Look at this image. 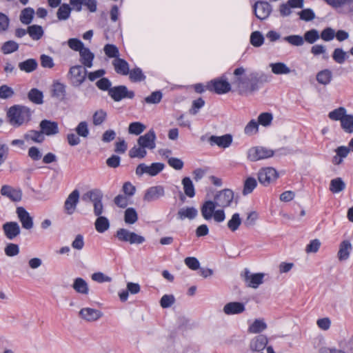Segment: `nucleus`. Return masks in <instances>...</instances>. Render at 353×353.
I'll return each instance as SVG.
<instances>
[{"label":"nucleus","mask_w":353,"mask_h":353,"mask_svg":"<svg viewBox=\"0 0 353 353\" xmlns=\"http://www.w3.org/2000/svg\"><path fill=\"white\" fill-rule=\"evenodd\" d=\"M232 84L239 94L248 95L257 91L263 83L270 81V76L263 72H245L243 67H239L234 71Z\"/></svg>","instance_id":"f257e3e1"},{"label":"nucleus","mask_w":353,"mask_h":353,"mask_svg":"<svg viewBox=\"0 0 353 353\" xmlns=\"http://www.w3.org/2000/svg\"><path fill=\"white\" fill-rule=\"evenodd\" d=\"M7 117L12 125L19 127L30 120L31 112L26 106L14 105L9 108Z\"/></svg>","instance_id":"f03ea898"},{"label":"nucleus","mask_w":353,"mask_h":353,"mask_svg":"<svg viewBox=\"0 0 353 353\" xmlns=\"http://www.w3.org/2000/svg\"><path fill=\"white\" fill-rule=\"evenodd\" d=\"M103 193L99 189H93L88 191L82 196L83 201H90L93 203L94 214L97 216H101L103 212Z\"/></svg>","instance_id":"7ed1b4c3"},{"label":"nucleus","mask_w":353,"mask_h":353,"mask_svg":"<svg viewBox=\"0 0 353 353\" xmlns=\"http://www.w3.org/2000/svg\"><path fill=\"white\" fill-rule=\"evenodd\" d=\"M87 73L86 68L76 65L70 68L67 77L73 87L78 88L85 82Z\"/></svg>","instance_id":"20e7f679"},{"label":"nucleus","mask_w":353,"mask_h":353,"mask_svg":"<svg viewBox=\"0 0 353 353\" xmlns=\"http://www.w3.org/2000/svg\"><path fill=\"white\" fill-rule=\"evenodd\" d=\"M274 152L272 150L262 146L250 148L247 152L248 159L251 161H257L272 157Z\"/></svg>","instance_id":"39448f33"},{"label":"nucleus","mask_w":353,"mask_h":353,"mask_svg":"<svg viewBox=\"0 0 353 353\" xmlns=\"http://www.w3.org/2000/svg\"><path fill=\"white\" fill-rule=\"evenodd\" d=\"M252 8L255 17L261 21L267 19L272 12V6L265 1H257Z\"/></svg>","instance_id":"423d86ee"},{"label":"nucleus","mask_w":353,"mask_h":353,"mask_svg":"<svg viewBox=\"0 0 353 353\" xmlns=\"http://www.w3.org/2000/svg\"><path fill=\"white\" fill-rule=\"evenodd\" d=\"M114 101H120L123 99H133L135 94L132 90H128L125 85L114 86L109 90L108 94Z\"/></svg>","instance_id":"0eeeda50"},{"label":"nucleus","mask_w":353,"mask_h":353,"mask_svg":"<svg viewBox=\"0 0 353 353\" xmlns=\"http://www.w3.org/2000/svg\"><path fill=\"white\" fill-rule=\"evenodd\" d=\"M207 89L218 94H223L231 90V85L226 79H214L208 83Z\"/></svg>","instance_id":"6e6552de"},{"label":"nucleus","mask_w":353,"mask_h":353,"mask_svg":"<svg viewBox=\"0 0 353 353\" xmlns=\"http://www.w3.org/2000/svg\"><path fill=\"white\" fill-rule=\"evenodd\" d=\"M279 176L277 171L271 167L261 168L258 173V180L264 186L275 181Z\"/></svg>","instance_id":"1a4fd4ad"},{"label":"nucleus","mask_w":353,"mask_h":353,"mask_svg":"<svg viewBox=\"0 0 353 353\" xmlns=\"http://www.w3.org/2000/svg\"><path fill=\"white\" fill-rule=\"evenodd\" d=\"M233 199L234 192L230 189H225L215 195L214 201L218 207L224 208L230 205Z\"/></svg>","instance_id":"9d476101"},{"label":"nucleus","mask_w":353,"mask_h":353,"mask_svg":"<svg viewBox=\"0 0 353 353\" xmlns=\"http://www.w3.org/2000/svg\"><path fill=\"white\" fill-rule=\"evenodd\" d=\"M4 236L10 241L16 239L21 233V228L17 222L8 221L2 225Z\"/></svg>","instance_id":"9b49d317"},{"label":"nucleus","mask_w":353,"mask_h":353,"mask_svg":"<svg viewBox=\"0 0 353 353\" xmlns=\"http://www.w3.org/2000/svg\"><path fill=\"white\" fill-rule=\"evenodd\" d=\"M156 139L157 137L154 130L153 129H150L145 134L139 137L137 143L142 148L153 150L156 147Z\"/></svg>","instance_id":"f8f14e48"},{"label":"nucleus","mask_w":353,"mask_h":353,"mask_svg":"<svg viewBox=\"0 0 353 353\" xmlns=\"http://www.w3.org/2000/svg\"><path fill=\"white\" fill-rule=\"evenodd\" d=\"M263 273L252 274L248 269H245L244 281L246 285L252 288H257L263 282Z\"/></svg>","instance_id":"ddd939ff"},{"label":"nucleus","mask_w":353,"mask_h":353,"mask_svg":"<svg viewBox=\"0 0 353 353\" xmlns=\"http://www.w3.org/2000/svg\"><path fill=\"white\" fill-rule=\"evenodd\" d=\"M16 213L23 228L29 230L33 228V219L23 207L17 208Z\"/></svg>","instance_id":"4468645a"},{"label":"nucleus","mask_w":353,"mask_h":353,"mask_svg":"<svg viewBox=\"0 0 353 353\" xmlns=\"http://www.w3.org/2000/svg\"><path fill=\"white\" fill-rule=\"evenodd\" d=\"M165 190L162 185H155L149 188L143 196V199L148 202L157 201L164 196Z\"/></svg>","instance_id":"2eb2a0df"},{"label":"nucleus","mask_w":353,"mask_h":353,"mask_svg":"<svg viewBox=\"0 0 353 353\" xmlns=\"http://www.w3.org/2000/svg\"><path fill=\"white\" fill-rule=\"evenodd\" d=\"M79 192L78 190H74L68 196L64 203V209L68 214L74 213L76 207L79 203Z\"/></svg>","instance_id":"dca6fc26"},{"label":"nucleus","mask_w":353,"mask_h":353,"mask_svg":"<svg viewBox=\"0 0 353 353\" xmlns=\"http://www.w3.org/2000/svg\"><path fill=\"white\" fill-rule=\"evenodd\" d=\"M51 97L60 101L66 97V85L59 81H54L51 86Z\"/></svg>","instance_id":"f3484780"},{"label":"nucleus","mask_w":353,"mask_h":353,"mask_svg":"<svg viewBox=\"0 0 353 353\" xmlns=\"http://www.w3.org/2000/svg\"><path fill=\"white\" fill-rule=\"evenodd\" d=\"M39 128L43 135L53 136L59 133V125L56 121L43 119L40 122Z\"/></svg>","instance_id":"a211bd4d"},{"label":"nucleus","mask_w":353,"mask_h":353,"mask_svg":"<svg viewBox=\"0 0 353 353\" xmlns=\"http://www.w3.org/2000/svg\"><path fill=\"white\" fill-rule=\"evenodd\" d=\"M79 315L85 321L92 322L99 319L103 316V313L99 310L90 307H85L79 311Z\"/></svg>","instance_id":"6ab92c4d"},{"label":"nucleus","mask_w":353,"mask_h":353,"mask_svg":"<svg viewBox=\"0 0 353 353\" xmlns=\"http://www.w3.org/2000/svg\"><path fill=\"white\" fill-rule=\"evenodd\" d=\"M1 194L15 202L20 201L22 198V192L20 189H15L8 185L1 187Z\"/></svg>","instance_id":"aec40b11"},{"label":"nucleus","mask_w":353,"mask_h":353,"mask_svg":"<svg viewBox=\"0 0 353 353\" xmlns=\"http://www.w3.org/2000/svg\"><path fill=\"white\" fill-rule=\"evenodd\" d=\"M208 141L211 145H216L219 147L225 148L231 145L232 137L230 134H226L221 137L212 135L208 139Z\"/></svg>","instance_id":"412c9836"},{"label":"nucleus","mask_w":353,"mask_h":353,"mask_svg":"<svg viewBox=\"0 0 353 353\" xmlns=\"http://www.w3.org/2000/svg\"><path fill=\"white\" fill-rule=\"evenodd\" d=\"M268 342V338L265 335L260 334L250 341L249 347L252 352H260L265 348Z\"/></svg>","instance_id":"4be33fe9"},{"label":"nucleus","mask_w":353,"mask_h":353,"mask_svg":"<svg viewBox=\"0 0 353 353\" xmlns=\"http://www.w3.org/2000/svg\"><path fill=\"white\" fill-rule=\"evenodd\" d=\"M80 62L84 68H90L93 65V60L94 54L88 48L84 47L79 52Z\"/></svg>","instance_id":"5701e85b"},{"label":"nucleus","mask_w":353,"mask_h":353,"mask_svg":"<svg viewBox=\"0 0 353 353\" xmlns=\"http://www.w3.org/2000/svg\"><path fill=\"white\" fill-rule=\"evenodd\" d=\"M245 305L241 302H230L223 307V312L227 315L239 314L245 311Z\"/></svg>","instance_id":"b1692460"},{"label":"nucleus","mask_w":353,"mask_h":353,"mask_svg":"<svg viewBox=\"0 0 353 353\" xmlns=\"http://www.w3.org/2000/svg\"><path fill=\"white\" fill-rule=\"evenodd\" d=\"M216 207H218L215 201H206L201 207V213L204 219L209 221L212 218Z\"/></svg>","instance_id":"393cba45"},{"label":"nucleus","mask_w":353,"mask_h":353,"mask_svg":"<svg viewBox=\"0 0 353 353\" xmlns=\"http://www.w3.org/2000/svg\"><path fill=\"white\" fill-rule=\"evenodd\" d=\"M352 246L349 240L343 241L339 245V250L337 253V257L340 261H346L350 257Z\"/></svg>","instance_id":"a878e982"},{"label":"nucleus","mask_w":353,"mask_h":353,"mask_svg":"<svg viewBox=\"0 0 353 353\" xmlns=\"http://www.w3.org/2000/svg\"><path fill=\"white\" fill-rule=\"evenodd\" d=\"M112 65L117 73L121 75H128L129 73L128 63L121 58L114 59L112 61Z\"/></svg>","instance_id":"bb28decb"},{"label":"nucleus","mask_w":353,"mask_h":353,"mask_svg":"<svg viewBox=\"0 0 353 353\" xmlns=\"http://www.w3.org/2000/svg\"><path fill=\"white\" fill-rule=\"evenodd\" d=\"M72 288L77 293L81 294L86 295L89 292V288L87 282L80 277L76 278L74 280Z\"/></svg>","instance_id":"cd10ccee"},{"label":"nucleus","mask_w":353,"mask_h":353,"mask_svg":"<svg viewBox=\"0 0 353 353\" xmlns=\"http://www.w3.org/2000/svg\"><path fill=\"white\" fill-rule=\"evenodd\" d=\"M198 214L197 210L194 207H187L181 208L177 213L178 218L181 220L185 219H193Z\"/></svg>","instance_id":"c85d7f7f"},{"label":"nucleus","mask_w":353,"mask_h":353,"mask_svg":"<svg viewBox=\"0 0 353 353\" xmlns=\"http://www.w3.org/2000/svg\"><path fill=\"white\" fill-rule=\"evenodd\" d=\"M316 78L319 83L327 85L330 83L332 79V72L329 69H324L316 74Z\"/></svg>","instance_id":"c756f323"},{"label":"nucleus","mask_w":353,"mask_h":353,"mask_svg":"<svg viewBox=\"0 0 353 353\" xmlns=\"http://www.w3.org/2000/svg\"><path fill=\"white\" fill-rule=\"evenodd\" d=\"M272 72L274 74H288L290 73L291 70L287 65L283 62L272 63L270 64Z\"/></svg>","instance_id":"7c9ffc66"},{"label":"nucleus","mask_w":353,"mask_h":353,"mask_svg":"<svg viewBox=\"0 0 353 353\" xmlns=\"http://www.w3.org/2000/svg\"><path fill=\"white\" fill-rule=\"evenodd\" d=\"M28 98L34 104L41 105L43 103V94L37 88H32L28 94Z\"/></svg>","instance_id":"2f4dec72"},{"label":"nucleus","mask_w":353,"mask_h":353,"mask_svg":"<svg viewBox=\"0 0 353 353\" xmlns=\"http://www.w3.org/2000/svg\"><path fill=\"white\" fill-rule=\"evenodd\" d=\"M38 66L37 61L34 59H28L19 63V68L21 71L30 73L37 69Z\"/></svg>","instance_id":"473e14b6"},{"label":"nucleus","mask_w":353,"mask_h":353,"mask_svg":"<svg viewBox=\"0 0 353 353\" xmlns=\"http://www.w3.org/2000/svg\"><path fill=\"white\" fill-rule=\"evenodd\" d=\"M24 138L26 141L31 140L35 143H42L44 139V135L41 130H29L24 134Z\"/></svg>","instance_id":"72a5a7b5"},{"label":"nucleus","mask_w":353,"mask_h":353,"mask_svg":"<svg viewBox=\"0 0 353 353\" xmlns=\"http://www.w3.org/2000/svg\"><path fill=\"white\" fill-rule=\"evenodd\" d=\"M28 34L35 41L39 40L44 34L43 28L39 25H32L28 27Z\"/></svg>","instance_id":"f704fd0d"},{"label":"nucleus","mask_w":353,"mask_h":353,"mask_svg":"<svg viewBox=\"0 0 353 353\" xmlns=\"http://www.w3.org/2000/svg\"><path fill=\"white\" fill-rule=\"evenodd\" d=\"M182 185L185 195L190 198H192L195 195V190L193 183L190 177L185 176L182 179Z\"/></svg>","instance_id":"c9c22d12"},{"label":"nucleus","mask_w":353,"mask_h":353,"mask_svg":"<svg viewBox=\"0 0 353 353\" xmlns=\"http://www.w3.org/2000/svg\"><path fill=\"white\" fill-rule=\"evenodd\" d=\"M95 229L99 233H103L110 228L109 220L103 216H99L94 223Z\"/></svg>","instance_id":"e433bc0d"},{"label":"nucleus","mask_w":353,"mask_h":353,"mask_svg":"<svg viewBox=\"0 0 353 353\" xmlns=\"http://www.w3.org/2000/svg\"><path fill=\"white\" fill-rule=\"evenodd\" d=\"M267 328V325L262 319H255L254 321L249 326L248 332L250 333L257 334L263 332Z\"/></svg>","instance_id":"4c0bfd02"},{"label":"nucleus","mask_w":353,"mask_h":353,"mask_svg":"<svg viewBox=\"0 0 353 353\" xmlns=\"http://www.w3.org/2000/svg\"><path fill=\"white\" fill-rule=\"evenodd\" d=\"M341 126L342 129L347 133L353 132V115L345 114L341 121Z\"/></svg>","instance_id":"58836bf2"},{"label":"nucleus","mask_w":353,"mask_h":353,"mask_svg":"<svg viewBox=\"0 0 353 353\" xmlns=\"http://www.w3.org/2000/svg\"><path fill=\"white\" fill-rule=\"evenodd\" d=\"M345 188V184L341 178L338 177L331 180L330 190L332 193H339Z\"/></svg>","instance_id":"ea45409f"},{"label":"nucleus","mask_w":353,"mask_h":353,"mask_svg":"<svg viewBox=\"0 0 353 353\" xmlns=\"http://www.w3.org/2000/svg\"><path fill=\"white\" fill-rule=\"evenodd\" d=\"M34 14V10L32 8H24L20 15V21L22 23L28 25L30 24L33 19Z\"/></svg>","instance_id":"a19ab883"},{"label":"nucleus","mask_w":353,"mask_h":353,"mask_svg":"<svg viewBox=\"0 0 353 353\" xmlns=\"http://www.w3.org/2000/svg\"><path fill=\"white\" fill-rule=\"evenodd\" d=\"M129 78L132 82H140L145 79V76L140 68L129 70Z\"/></svg>","instance_id":"79ce46f5"},{"label":"nucleus","mask_w":353,"mask_h":353,"mask_svg":"<svg viewBox=\"0 0 353 353\" xmlns=\"http://www.w3.org/2000/svg\"><path fill=\"white\" fill-rule=\"evenodd\" d=\"M241 219L239 213H234L228 221L227 226L232 232L236 231L241 224Z\"/></svg>","instance_id":"37998d69"},{"label":"nucleus","mask_w":353,"mask_h":353,"mask_svg":"<svg viewBox=\"0 0 353 353\" xmlns=\"http://www.w3.org/2000/svg\"><path fill=\"white\" fill-rule=\"evenodd\" d=\"M138 220V214L133 208H128L124 214V221L127 224H134Z\"/></svg>","instance_id":"c03bdc74"},{"label":"nucleus","mask_w":353,"mask_h":353,"mask_svg":"<svg viewBox=\"0 0 353 353\" xmlns=\"http://www.w3.org/2000/svg\"><path fill=\"white\" fill-rule=\"evenodd\" d=\"M257 185L256 180L252 176L246 179L244 181L243 194L247 195L250 194Z\"/></svg>","instance_id":"a18cd8bd"},{"label":"nucleus","mask_w":353,"mask_h":353,"mask_svg":"<svg viewBox=\"0 0 353 353\" xmlns=\"http://www.w3.org/2000/svg\"><path fill=\"white\" fill-rule=\"evenodd\" d=\"M283 40L293 46H301L304 43L303 37L297 34L284 37Z\"/></svg>","instance_id":"49530a36"},{"label":"nucleus","mask_w":353,"mask_h":353,"mask_svg":"<svg viewBox=\"0 0 353 353\" xmlns=\"http://www.w3.org/2000/svg\"><path fill=\"white\" fill-rule=\"evenodd\" d=\"M348 58L347 52H345L342 48L334 49L332 54V59L335 62L339 64H343L345 60Z\"/></svg>","instance_id":"de8ad7c7"},{"label":"nucleus","mask_w":353,"mask_h":353,"mask_svg":"<svg viewBox=\"0 0 353 353\" xmlns=\"http://www.w3.org/2000/svg\"><path fill=\"white\" fill-rule=\"evenodd\" d=\"M329 6L334 8L347 6L348 10L353 12V0H331Z\"/></svg>","instance_id":"09e8293b"},{"label":"nucleus","mask_w":353,"mask_h":353,"mask_svg":"<svg viewBox=\"0 0 353 353\" xmlns=\"http://www.w3.org/2000/svg\"><path fill=\"white\" fill-rule=\"evenodd\" d=\"M346 109L343 107H339L331 111L328 114V117L333 121H341L346 114Z\"/></svg>","instance_id":"8fccbe9b"},{"label":"nucleus","mask_w":353,"mask_h":353,"mask_svg":"<svg viewBox=\"0 0 353 353\" xmlns=\"http://www.w3.org/2000/svg\"><path fill=\"white\" fill-rule=\"evenodd\" d=\"M303 40L310 44L315 43L320 37L319 32L316 29L306 31L304 34Z\"/></svg>","instance_id":"3c124183"},{"label":"nucleus","mask_w":353,"mask_h":353,"mask_svg":"<svg viewBox=\"0 0 353 353\" xmlns=\"http://www.w3.org/2000/svg\"><path fill=\"white\" fill-rule=\"evenodd\" d=\"M71 8L66 3L62 4L58 9L57 15L59 20H66L70 17Z\"/></svg>","instance_id":"603ef678"},{"label":"nucleus","mask_w":353,"mask_h":353,"mask_svg":"<svg viewBox=\"0 0 353 353\" xmlns=\"http://www.w3.org/2000/svg\"><path fill=\"white\" fill-rule=\"evenodd\" d=\"M128 154L130 158L143 159L146 156L147 152L145 148L135 145L129 150Z\"/></svg>","instance_id":"864d4df0"},{"label":"nucleus","mask_w":353,"mask_h":353,"mask_svg":"<svg viewBox=\"0 0 353 353\" xmlns=\"http://www.w3.org/2000/svg\"><path fill=\"white\" fill-rule=\"evenodd\" d=\"M264 43V37L259 31H254L250 35V43L254 47H260Z\"/></svg>","instance_id":"5fc2aeb1"},{"label":"nucleus","mask_w":353,"mask_h":353,"mask_svg":"<svg viewBox=\"0 0 353 353\" xmlns=\"http://www.w3.org/2000/svg\"><path fill=\"white\" fill-rule=\"evenodd\" d=\"M107 113L103 110H97L92 117V122L94 125H101L106 119Z\"/></svg>","instance_id":"6e6d98bb"},{"label":"nucleus","mask_w":353,"mask_h":353,"mask_svg":"<svg viewBox=\"0 0 353 353\" xmlns=\"http://www.w3.org/2000/svg\"><path fill=\"white\" fill-rule=\"evenodd\" d=\"M145 129V125L140 122H132L129 125L128 132L131 134L139 135Z\"/></svg>","instance_id":"4d7b16f0"},{"label":"nucleus","mask_w":353,"mask_h":353,"mask_svg":"<svg viewBox=\"0 0 353 353\" xmlns=\"http://www.w3.org/2000/svg\"><path fill=\"white\" fill-rule=\"evenodd\" d=\"M19 48V44L14 41H8L5 42L2 47L1 51L3 54H10L17 51Z\"/></svg>","instance_id":"13d9d810"},{"label":"nucleus","mask_w":353,"mask_h":353,"mask_svg":"<svg viewBox=\"0 0 353 353\" xmlns=\"http://www.w3.org/2000/svg\"><path fill=\"white\" fill-rule=\"evenodd\" d=\"M301 20L304 21H310L315 19V13L311 8L303 9L298 12Z\"/></svg>","instance_id":"bf43d9fd"},{"label":"nucleus","mask_w":353,"mask_h":353,"mask_svg":"<svg viewBox=\"0 0 353 353\" xmlns=\"http://www.w3.org/2000/svg\"><path fill=\"white\" fill-rule=\"evenodd\" d=\"M105 54L110 58L117 59L119 57V52L117 47L113 44H106L103 48Z\"/></svg>","instance_id":"052dcab7"},{"label":"nucleus","mask_w":353,"mask_h":353,"mask_svg":"<svg viewBox=\"0 0 353 353\" xmlns=\"http://www.w3.org/2000/svg\"><path fill=\"white\" fill-rule=\"evenodd\" d=\"M78 136L87 138L89 135L88 125L86 121H81L75 128Z\"/></svg>","instance_id":"680f3d73"},{"label":"nucleus","mask_w":353,"mask_h":353,"mask_svg":"<svg viewBox=\"0 0 353 353\" xmlns=\"http://www.w3.org/2000/svg\"><path fill=\"white\" fill-rule=\"evenodd\" d=\"M132 232L125 228H119V230H117L115 236L120 241L129 242Z\"/></svg>","instance_id":"e2e57ef3"},{"label":"nucleus","mask_w":353,"mask_h":353,"mask_svg":"<svg viewBox=\"0 0 353 353\" xmlns=\"http://www.w3.org/2000/svg\"><path fill=\"white\" fill-rule=\"evenodd\" d=\"M4 252L6 256L13 257L19 254V247L17 244L10 243L6 245Z\"/></svg>","instance_id":"0e129e2a"},{"label":"nucleus","mask_w":353,"mask_h":353,"mask_svg":"<svg viewBox=\"0 0 353 353\" xmlns=\"http://www.w3.org/2000/svg\"><path fill=\"white\" fill-rule=\"evenodd\" d=\"M259 130V123L254 119H252L245 127L244 133L251 136L256 134Z\"/></svg>","instance_id":"69168bd1"},{"label":"nucleus","mask_w":353,"mask_h":353,"mask_svg":"<svg viewBox=\"0 0 353 353\" xmlns=\"http://www.w3.org/2000/svg\"><path fill=\"white\" fill-rule=\"evenodd\" d=\"M273 119L272 114L270 112H263L258 117V123L263 126H269Z\"/></svg>","instance_id":"338daca9"},{"label":"nucleus","mask_w":353,"mask_h":353,"mask_svg":"<svg viewBox=\"0 0 353 353\" xmlns=\"http://www.w3.org/2000/svg\"><path fill=\"white\" fill-rule=\"evenodd\" d=\"M14 94V90L7 85H2L0 86V99H7L12 97Z\"/></svg>","instance_id":"774afa93"}]
</instances>
